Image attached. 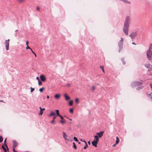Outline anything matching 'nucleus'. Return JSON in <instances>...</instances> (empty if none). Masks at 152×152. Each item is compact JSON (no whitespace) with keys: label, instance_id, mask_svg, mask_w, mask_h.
Returning a JSON list of instances; mask_svg holds the SVG:
<instances>
[{"label":"nucleus","instance_id":"40","mask_svg":"<svg viewBox=\"0 0 152 152\" xmlns=\"http://www.w3.org/2000/svg\"><path fill=\"white\" fill-rule=\"evenodd\" d=\"M100 67L102 70L104 69V66H101Z\"/></svg>","mask_w":152,"mask_h":152},{"label":"nucleus","instance_id":"54","mask_svg":"<svg viewBox=\"0 0 152 152\" xmlns=\"http://www.w3.org/2000/svg\"><path fill=\"white\" fill-rule=\"evenodd\" d=\"M115 144L113 145V146H115Z\"/></svg>","mask_w":152,"mask_h":152},{"label":"nucleus","instance_id":"5","mask_svg":"<svg viewBox=\"0 0 152 152\" xmlns=\"http://www.w3.org/2000/svg\"><path fill=\"white\" fill-rule=\"evenodd\" d=\"M9 41L10 39H8L6 40L5 42V47L6 50H8L9 49Z\"/></svg>","mask_w":152,"mask_h":152},{"label":"nucleus","instance_id":"12","mask_svg":"<svg viewBox=\"0 0 152 152\" xmlns=\"http://www.w3.org/2000/svg\"><path fill=\"white\" fill-rule=\"evenodd\" d=\"M104 132L101 131L100 132L97 133V134L98 135V137L100 138L103 136Z\"/></svg>","mask_w":152,"mask_h":152},{"label":"nucleus","instance_id":"2","mask_svg":"<svg viewBox=\"0 0 152 152\" xmlns=\"http://www.w3.org/2000/svg\"><path fill=\"white\" fill-rule=\"evenodd\" d=\"M99 141L98 137L97 135L94 136V140L91 143L92 145L95 147H97V145Z\"/></svg>","mask_w":152,"mask_h":152},{"label":"nucleus","instance_id":"51","mask_svg":"<svg viewBox=\"0 0 152 152\" xmlns=\"http://www.w3.org/2000/svg\"><path fill=\"white\" fill-rule=\"evenodd\" d=\"M102 70L103 72L104 73V69H103Z\"/></svg>","mask_w":152,"mask_h":152},{"label":"nucleus","instance_id":"19","mask_svg":"<svg viewBox=\"0 0 152 152\" xmlns=\"http://www.w3.org/2000/svg\"><path fill=\"white\" fill-rule=\"evenodd\" d=\"M50 115V116L52 115H56V116H58L59 117H60L61 118V119H63V117L61 116L60 115Z\"/></svg>","mask_w":152,"mask_h":152},{"label":"nucleus","instance_id":"6","mask_svg":"<svg viewBox=\"0 0 152 152\" xmlns=\"http://www.w3.org/2000/svg\"><path fill=\"white\" fill-rule=\"evenodd\" d=\"M137 35V33L136 32H133L129 36L132 39H134Z\"/></svg>","mask_w":152,"mask_h":152},{"label":"nucleus","instance_id":"7","mask_svg":"<svg viewBox=\"0 0 152 152\" xmlns=\"http://www.w3.org/2000/svg\"><path fill=\"white\" fill-rule=\"evenodd\" d=\"M130 18L129 17L127 16L125 19L124 24L127 25H129Z\"/></svg>","mask_w":152,"mask_h":152},{"label":"nucleus","instance_id":"50","mask_svg":"<svg viewBox=\"0 0 152 152\" xmlns=\"http://www.w3.org/2000/svg\"><path fill=\"white\" fill-rule=\"evenodd\" d=\"M34 54V56L35 57H36L37 56H36V54H35V53Z\"/></svg>","mask_w":152,"mask_h":152},{"label":"nucleus","instance_id":"8","mask_svg":"<svg viewBox=\"0 0 152 152\" xmlns=\"http://www.w3.org/2000/svg\"><path fill=\"white\" fill-rule=\"evenodd\" d=\"M141 84V82H134L132 83V86L133 87L134 86H138L140 85Z\"/></svg>","mask_w":152,"mask_h":152},{"label":"nucleus","instance_id":"57","mask_svg":"<svg viewBox=\"0 0 152 152\" xmlns=\"http://www.w3.org/2000/svg\"><path fill=\"white\" fill-rule=\"evenodd\" d=\"M15 152H17V151H15Z\"/></svg>","mask_w":152,"mask_h":152},{"label":"nucleus","instance_id":"48","mask_svg":"<svg viewBox=\"0 0 152 152\" xmlns=\"http://www.w3.org/2000/svg\"><path fill=\"white\" fill-rule=\"evenodd\" d=\"M47 98L48 99L49 98V96L48 95L47 96Z\"/></svg>","mask_w":152,"mask_h":152},{"label":"nucleus","instance_id":"22","mask_svg":"<svg viewBox=\"0 0 152 152\" xmlns=\"http://www.w3.org/2000/svg\"><path fill=\"white\" fill-rule=\"evenodd\" d=\"M148 96L150 98H151V100L152 101V93L150 94H148Z\"/></svg>","mask_w":152,"mask_h":152},{"label":"nucleus","instance_id":"44","mask_svg":"<svg viewBox=\"0 0 152 152\" xmlns=\"http://www.w3.org/2000/svg\"><path fill=\"white\" fill-rule=\"evenodd\" d=\"M15 148H13V152H15Z\"/></svg>","mask_w":152,"mask_h":152},{"label":"nucleus","instance_id":"23","mask_svg":"<svg viewBox=\"0 0 152 152\" xmlns=\"http://www.w3.org/2000/svg\"><path fill=\"white\" fill-rule=\"evenodd\" d=\"M73 100H71L69 102V104L70 105L72 106L73 104Z\"/></svg>","mask_w":152,"mask_h":152},{"label":"nucleus","instance_id":"24","mask_svg":"<svg viewBox=\"0 0 152 152\" xmlns=\"http://www.w3.org/2000/svg\"><path fill=\"white\" fill-rule=\"evenodd\" d=\"M75 101L77 104H78L79 103V100L77 98H76Z\"/></svg>","mask_w":152,"mask_h":152},{"label":"nucleus","instance_id":"31","mask_svg":"<svg viewBox=\"0 0 152 152\" xmlns=\"http://www.w3.org/2000/svg\"><path fill=\"white\" fill-rule=\"evenodd\" d=\"M56 114H59V111L58 110H55Z\"/></svg>","mask_w":152,"mask_h":152},{"label":"nucleus","instance_id":"39","mask_svg":"<svg viewBox=\"0 0 152 152\" xmlns=\"http://www.w3.org/2000/svg\"><path fill=\"white\" fill-rule=\"evenodd\" d=\"M24 1V0H19V1L20 2H23Z\"/></svg>","mask_w":152,"mask_h":152},{"label":"nucleus","instance_id":"52","mask_svg":"<svg viewBox=\"0 0 152 152\" xmlns=\"http://www.w3.org/2000/svg\"><path fill=\"white\" fill-rule=\"evenodd\" d=\"M32 53L33 54H34L35 53L34 52H33V51H32Z\"/></svg>","mask_w":152,"mask_h":152},{"label":"nucleus","instance_id":"27","mask_svg":"<svg viewBox=\"0 0 152 152\" xmlns=\"http://www.w3.org/2000/svg\"><path fill=\"white\" fill-rule=\"evenodd\" d=\"M121 61H122L123 63V64H125L126 63H125V60H124V58H122L121 59Z\"/></svg>","mask_w":152,"mask_h":152},{"label":"nucleus","instance_id":"43","mask_svg":"<svg viewBox=\"0 0 152 152\" xmlns=\"http://www.w3.org/2000/svg\"><path fill=\"white\" fill-rule=\"evenodd\" d=\"M36 79L39 81V80H40L39 79V78L38 77H37L36 78Z\"/></svg>","mask_w":152,"mask_h":152},{"label":"nucleus","instance_id":"34","mask_svg":"<svg viewBox=\"0 0 152 152\" xmlns=\"http://www.w3.org/2000/svg\"><path fill=\"white\" fill-rule=\"evenodd\" d=\"M26 50L28 49H31V48L28 46V45L27 46V47L26 48Z\"/></svg>","mask_w":152,"mask_h":152},{"label":"nucleus","instance_id":"16","mask_svg":"<svg viewBox=\"0 0 152 152\" xmlns=\"http://www.w3.org/2000/svg\"><path fill=\"white\" fill-rule=\"evenodd\" d=\"M63 136L65 140H67V136L66 134V133L64 132H63Z\"/></svg>","mask_w":152,"mask_h":152},{"label":"nucleus","instance_id":"41","mask_svg":"<svg viewBox=\"0 0 152 152\" xmlns=\"http://www.w3.org/2000/svg\"><path fill=\"white\" fill-rule=\"evenodd\" d=\"M29 43V42L28 41H27L26 42V44L27 46L28 45V44Z\"/></svg>","mask_w":152,"mask_h":152},{"label":"nucleus","instance_id":"15","mask_svg":"<svg viewBox=\"0 0 152 152\" xmlns=\"http://www.w3.org/2000/svg\"><path fill=\"white\" fill-rule=\"evenodd\" d=\"M61 96V95L59 94H56L55 95V98L57 99H59L60 98V97Z\"/></svg>","mask_w":152,"mask_h":152},{"label":"nucleus","instance_id":"13","mask_svg":"<svg viewBox=\"0 0 152 152\" xmlns=\"http://www.w3.org/2000/svg\"><path fill=\"white\" fill-rule=\"evenodd\" d=\"M64 96L66 100L68 101L70 99V97L66 94H64Z\"/></svg>","mask_w":152,"mask_h":152},{"label":"nucleus","instance_id":"56","mask_svg":"<svg viewBox=\"0 0 152 152\" xmlns=\"http://www.w3.org/2000/svg\"><path fill=\"white\" fill-rule=\"evenodd\" d=\"M81 141H83H83L82 140H81Z\"/></svg>","mask_w":152,"mask_h":152},{"label":"nucleus","instance_id":"21","mask_svg":"<svg viewBox=\"0 0 152 152\" xmlns=\"http://www.w3.org/2000/svg\"><path fill=\"white\" fill-rule=\"evenodd\" d=\"M116 138V144H117L119 142V140L118 137H117Z\"/></svg>","mask_w":152,"mask_h":152},{"label":"nucleus","instance_id":"37","mask_svg":"<svg viewBox=\"0 0 152 152\" xmlns=\"http://www.w3.org/2000/svg\"><path fill=\"white\" fill-rule=\"evenodd\" d=\"M3 137L1 136V142L3 141Z\"/></svg>","mask_w":152,"mask_h":152},{"label":"nucleus","instance_id":"9","mask_svg":"<svg viewBox=\"0 0 152 152\" xmlns=\"http://www.w3.org/2000/svg\"><path fill=\"white\" fill-rule=\"evenodd\" d=\"M40 77L41 80L42 81H45L46 80V78L44 75H41Z\"/></svg>","mask_w":152,"mask_h":152},{"label":"nucleus","instance_id":"3","mask_svg":"<svg viewBox=\"0 0 152 152\" xmlns=\"http://www.w3.org/2000/svg\"><path fill=\"white\" fill-rule=\"evenodd\" d=\"M129 25H127L126 24H124V26L123 28V31L125 34L126 35H128V32L129 31Z\"/></svg>","mask_w":152,"mask_h":152},{"label":"nucleus","instance_id":"55","mask_svg":"<svg viewBox=\"0 0 152 152\" xmlns=\"http://www.w3.org/2000/svg\"><path fill=\"white\" fill-rule=\"evenodd\" d=\"M78 142V143H79V144H80V142Z\"/></svg>","mask_w":152,"mask_h":152},{"label":"nucleus","instance_id":"46","mask_svg":"<svg viewBox=\"0 0 152 152\" xmlns=\"http://www.w3.org/2000/svg\"><path fill=\"white\" fill-rule=\"evenodd\" d=\"M83 142H84L85 143V144H87V142L85 141H83Z\"/></svg>","mask_w":152,"mask_h":152},{"label":"nucleus","instance_id":"14","mask_svg":"<svg viewBox=\"0 0 152 152\" xmlns=\"http://www.w3.org/2000/svg\"><path fill=\"white\" fill-rule=\"evenodd\" d=\"M1 147L3 150L4 151V152H7V150H8L6 148V147L4 145H2L1 146Z\"/></svg>","mask_w":152,"mask_h":152},{"label":"nucleus","instance_id":"30","mask_svg":"<svg viewBox=\"0 0 152 152\" xmlns=\"http://www.w3.org/2000/svg\"><path fill=\"white\" fill-rule=\"evenodd\" d=\"M88 147V145H87V144H86L85 145V146L83 148L84 149H86Z\"/></svg>","mask_w":152,"mask_h":152},{"label":"nucleus","instance_id":"20","mask_svg":"<svg viewBox=\"0 0 152 152\" xmlns=\"http://www.w3.org/2000/svg\"><path fill=\"white\" fill-rule=\"evenodd\" d=\"M6 139H6H6H5L4 140V145L6 147V148H7V150H8V147H7V145L6 144Z\"/></svg>","mask_w":152,"mask_h":152},{"label":"nucleus","instance_id":"47","mask_svg":"<svg viewBox=\"0 0 152 152\" xmlns=\"http://www.w3.org/2000/svg\"><path fill=\"white\" fill-rule=\"evenodd\" d=\"M88 145H90L91 144L90 142V141H88Z\"/></svg>","mask_w":152,"mask_h":152},{"label":"nucleus","instance_id":"38","mask_svg":"<svg viewBox=\"0 0 152 152\" xmlns=\"http://www.w3.org/2000/svg\"><path fill=\"white\" fill-rule=\"evenodd\" d=\"M95 87L94 86H93L92 87V90H95Z\"/></svg>","mask_w":152,"mask_h":152},{"label":"nucleus","instance_id":"53","mask_svg":"<svg viewBox=\"0 0 152 152\" xmlns=\"http://www.w3.org/2000/svg\"><path fill=\"white\" fill-rule=\"evenodd\" d=\"M31 50V51L32 52V51H33L32 50V49L31 48V49H30Z\"/></svg>","mask_w":152,"mask_h":152},{"label":"nucleus","instance_id":"33","mask_svg":"<svg viewBox=\"0 0 152 152\" xmlns=\"http://www.w3.org/2000/svg\"><path fill=\"white\" fill-rule=\"evenodd\" d=\"M74 139L76 142H78V140L77 139V138L75 137H74Z\"/></svg>","mask_w":152,"mask_h":152},{"label":"nucleus","instance_id":"18","mask_svg":"<svg viewBox=\"0 0 152 152\" xmlns=\"http://www.w3.org/2000/svg\"><path fill=\"white\" fill-rule=\"evenodd\" d=\"M39 108L40 109V114H42L43 113V110H45V108L42 109L41 107H40Z\"/></svg>","mask_w":152,"mask_h":152},{"label":"nucleus","instance_id":"32","mask_svg":"<svg viewBox=\"0 0 152 152\" xmlns=\"http://www.w3.org/2000/svg\"><path fill=\"white\" fill-rule=\"evenodd\" d=\"M38 84L39 86H40L42 84V82L40 80H39V81H38Z\"/></svg>","mask_w":152,"mask_h":152},{"label":"nucleus","instance_id":"36","mask_svg":"<svg viewBox=\"0 0 152 152\" xmlns=\"http://www.w3.org/2000/svg\"><path fill=\"white\" fill-rule=\"evenodd\" d=\"M50 114H56V113L55 111H52L50 113Z\"/></svg>","mask_w":152,"mask_h":152},{"label":"nucleus","instance_id":"17","mask_svg":"<svg viewBox=\"0 0 152 152\" xmlns=\"http://www.w3.org/2000/svg\"><path fill=\"white\" fill-rule=\"evenodd\" d=\"M55 118H56L55 117L53 118V120L52 121H51V124H55L56 122L54 121V119H55Z\"/></svg>","mask_w":152,"mask_h":152},{"label":"nucleus","instance_id":"42","mask_svg":"<svg viewBox=\"0 0 152 152\" xmlns=\"http://www.w3.org/2000/svg\"><path fill=\"white\" fill-rule=\"evenodd\" d=\"M37 10H39V9H40V8L39 7H37Z\"/></svg>","mask_w":152,"mask_h":152},{"label":"nucleus","instance_id":"11","mask_svg":"<svg viewBox=\"0 0 152 152\" xmlns=\"http://www.w3.org/2000/svg\"><path fill=\"white\" fill-rule=\"evenodd\" d=\"M13 143V148H15L18 145V143L15 140H14L12 141Z\"/></svg>","mask_w":152,"mask_h":152},{"label":"nucleus","instance_id":"28","mask_svg":"<svg viewBox=\"0 0 152 152\" xmlns=\"http://www.w3.org/2000/svg\"><path fill=\"white\" fill-rule=\"evenodd\" d=\"M44 89V88H42L39 89V91L40 92H43V91Z\"/></svg>","mask_w":152,"mask_h":152},{"label":"nucleus","instance_id":"35","mask_svg":"<svg viewBox=\"0 0 152 152\" xmlns=\"http://www.w3.org/2000/svg\"><path fill=\"white\" fill-rule=\"evenodd\" d=\"M60 122L61 124H63L65 123V121L63 120H61L60 121Z\"/></svg>","mask_w":152,"mask_h":152},{"label":"nucleus","instance_id":"45","mask_svg":"<svg viewBox=\"0 0 152 152\" xmlns=\"http://www.w3.org/2000/svg\"><path fill=\"white\" fill-rule=\"evenodd\" d=\"M66 86L67 87H69L70 86V85L69 84H67Z\"/></svg>","mask_w":152,"mask_h":152},{"label":"nucleus","instance_id":"26","mask_svg":"<svg viewBox=\"0 0 152 152\" xmlns=\"http://www.w3.org/2000/svg\"><path fill=\"white\" fill-rule=\"evenodd\" d=\"M69 112L70 113H73V108H71L69 109Z\"/></svg>","mask_w":152,"mask_h":152},{"label":"nucleus","instance_id":"4","mask_svg":"<svg viewBox=\"0 0 152 152\" xmlns=\"http://www.w3.org/2000/svg\"><path fill=\"white\" fill-rule=\"evenodd\" d=\"M124 42V39L123 38H121V39L120 40L118 43V47L119 48V52H120L121 50H122V47H123V43Z\"/></svg>","mask_w":152,"mask_h":152},{"label":"nucleus","instance_id":"25","mask_svg":"<svg viewBox=\"0 0 152 152\" xmlns=\"http://www.w3.org/2000/svg\"><path fill=\"white\" fill-rule=\"evenodd\" d=\"M73 148L75 149H77V147L75 144V142H73Z\"/></svg>","mask_w":152,"mask_h":152},{"label":"nucleus","instance_id":"10","mask_svg":"<svg viewBox=\"0 0 152 152\" xmlns=\"http://www.w3.org/2000/svg\"><path fill=\"white\" fill-rule=\"evenodd\" d=\"M145 66L146 68L149 69L148 70L149 71H150V69H151L152 68V65L150 64H146L145 65Z\"/></svg>","mask_w":152,"mask_h":152},{"label":"nucleus","instance_id":"58","mask_svg":"<svg viewBox=\"0 0 152 152\" xmlns=\"http://www.w3.org/2000/svg\"><path fill=\"white\" fill-rule=\"evenodd\" d=\"M0 101H1V102H2V101H1V100H0Z\"/></svg>","mask_w":152,"mask_h":152},{"label":"nucleus","instance_id":"29","mask_svg":"<svg viewBox=\"0 0 152 152\" xmlns=\"http://www.w3.org/2000/svg\"><path fill=\"white\" fill-rule=\"evenodd\" d=\"M30 89H31V93L33 91H34V88H33L31 87L30 88Z\"/></svg>","mask_w":152,"mask_h":152},{"label":"nucleus","instance_id":"49","mask_svg":"<svg viewBox=\"0 0 152 152\" xmlns=\"http://www.w3.org/2000/svg\"><path fill=\"white\" fill-rule=\"evenodd\" d=\"M132 44L133 45H136V44H135V43H134V42H133L132 43Z\"/></svg>","mask_w":152,"mask_h":152},{"label":"nucleus","instance_id":"1","mask_svg":"<svg viewBox=\"0 0 152 152\" xmlns=\"http://www.w3.org/2000/svg\"><path fill=\"white\" fill-rule=\"evenodd\" d=\"M146 55L148 60H152V43L150 45L149 48L147 51Z\"/></svg>","mask_w":152,"mask_h":152}]
</instances>
